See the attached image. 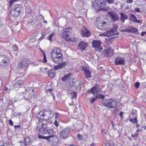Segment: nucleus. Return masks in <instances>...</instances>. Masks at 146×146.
<instances>
[{"label": "nucleus", "instance_id": "1", "mask_svg": "<svg viewBox=\"0 0 146 146\" xmlns=\"http://www.w3.org/2000/svg\"><path fill=\"white\" fill-rule=\"evenodd\" d=\"M54 112L51 110H42L38 113L36 117L38 121L37 125L47 124L48 120L52 118L53 116Z\"/></svg>", "mask_w": 146, "mask_h": 146}, {"label": "nucleus", "instance_id": "2", "mask_svg": "<svg viewBox=\"0 0 146 146\" xmlns=\"http://www.w3.org/2000/svg\"><path fill=\"white\" fill-rule=\"evenodd\" d=\"M51 57L53 61L57 64H59L63 60V56L60 49L54 48L51 52Z\"/></svg>", "mask_w": 146, "mask_h": 146}, {"label": "nucleus", "instance_id": "3", "mask_svg": "<svg viewBox=\"0 0 146 146\" xmlns=\"http://www.w3.org/2000/svg\"><path fill=\"white\" fill-rule=\"evenodd\" d=\"M47 124H43L42 125H37V128L39 132L43 134H48L50 135H52L54 134V131L53 129H47Z\"/></svg>", "mask_w": 146, "mask_h": 146}, {"label": "nucleus", "instance_id": "4", "mask_svg": "<svg viewBox=\"0 0 146 146\" xmlns=\"http://www.w3.org/2000/svg\"><path fill=\"white\" fill-rule=\"evenodd\" d=\"M102 103L104 106L111 108H115L117 104L116 100L112 98L104 100Z\"/></svg>", "mask_w": 146, "mask_h": 146}, {"label": "nucleus", "instance_id": "5", "mask_svg": "<svg viewBox=\"0 0 146 146\" xmlns=\"http://www.w3.org/2000/svg\"><path fill=\"white\" fill-rule=\"evenodd\" d=\"M71 30L72 29L70 28H66L62 33V37L64 38L66 41H68L71 39L70 35L71 34Z\"/></svg>", "mask_w": 146, "mask_h": 146}, {"label": "nucleus", "instance_id": "6", "mask_svg": "<svg viewBox=\"0 0 146 146\" xmlns=\"http://www.w3.org/2000/svg\"><path fill=\"white\" fill-rule=\"evenodd\" d=\"M70 131V129L68 127L65 128L61 130L60 133V138L64 139L68 137Z\"/></svg>", "mask_w": 146, "mask_h": 146}, {"label": "nucleus", "instance_id": "7", "mask_svg": "<svg viewBox=\"0 0 146 146\" xmlns=\"http://www.w3.org/2000/svg\"><path fill=\"white\" fill-rule=\"evenodd\" d=\"M29 61L25 59L24 61L21 62L19 64V70L22 69L23 71H25L26 68L28 66Z\"/></svg>", "mask_w": 146, "mask_h": 146}, {"label": "nucleus", "instance_id": "8", "mask_svg": "<svg viewBox=\"0 0 146 146\" xmlns=\"http://www.w3.org/2000/svg\"><path fill=\"white\" fill-rule=\"evenodd\" d=\"M81 34L83 37H88L90 35V32L87 28L83 26L81 30Z\"/></svg>", "mask_w": 146, "mask_h": 146}, {"label": "nucleus", "instance_id": "9", "mask_svg": "<svg viewBox=\"0 0 146 146\" xmlns=\"http://www.w3.org/2000/svg\"><path fill=\"white\" fill-rule=\"evenodd\" d=\"M102 54L104 56L106 57H111L113 54V50L109 48L108 49L105 50L103 52Z\"/></svg>", "mask_w": 146, "mask_h": 146}, {"label": "nucleus", "instance_id": "10", "mask_svg": "<svg viewBox=\"0 0 146 146\" xmlns=\"http://www.w3.org/2000/svg\"><path fill=\"white\" fill-rule=\"evenodd\" d=\"M117 25H114L113 29H111L110 31H106V33L108 34V36H111L117 35Z\"/></svg>", "mask_w": 146, "mask_h": 146}, {"label": "nucleus", "instance_id": "11", "mask_svg": "<svg viewBox=\"0 0 146 146\" xmlns=\"http://www.w3.org/2000/svg\"><path fill=\"white\" fill-rule=\"evenodd\" d=\"M115 64L116 65H123L125 63L124 59L121 57H118L115 60Z\"/></svg>", "mask_w": 146, "mask_h": 146}, {"label": "nucleus", "instance_id": "12", "mask_svg": "<svg viewBox=\"0 0 146 146\" xmlns=\"http://www.w3.org/2000/svg\"><path fill=\"white\" fill-rule=\"evenodd\" d=\"M106 24V23L104 21H103L100 18H97L95 22L96 25L98 27H103Z\"/></svg>", "mask_w": 146, "mask_h": 146}, {"label": "nucleus", "instance_id": "13", "mask_svg": "<svg viewBox=\"0 0 146 146\" xmlns=\"http://www.w3.org/2000/svg\"><path fill=\"white\" fill-rule=\"evenodd\" d=\"M100 90L99 85L98 84H96L94 87L92 88L90 92L93 94H94L97 93Z\"/></svg>", "mask_w": 146, "mask_h": 146}, {"label": "nucleus", "instance_id": "14", "mask_svg": "<svg viewBox=\"0 0 146 146\" xmlns=\"http://www.w3.org/2000/svg\"><path fill=\"white\" fill-rule=\"evenodd\" d=\"M88 46L87 42L84 41L80 42L78 44V47L82 51H84L85 50Z\"/></svg>", "mask_w": 146, "mask_h": 146}, {"label": "nucleus", "instance_id": "15", "mask_svg": "<svg viewBox=\"0 0 146 146\" xmlns=\"http://www.w3.org/2000/svg\"><path fill=\"white\" fill-rule=\"evenodd\" d=\"M108 13L111 16L113 22H116L118 20V15L112 11L109 12Z\"/></svg>", "mask_w": 146, "mask_h": 146}, {"label": "nucleus", "instance_id": "16", "mask_svg": "<svg viewBox=\"0 0 146 146\" xmlns=\"http://www.w3.org/2000/svg\"><path fill=\"white\" fill-rule=\"evenodd\" d=\"M82 70L84 71L85 74L86 76V78H91L90 72L89 71L88 69L86 67H83Z\"/></svg>", "mask_w": 146, "mask_h": 146}, {"label": "nucleus", "instance_id": "17", "mask_svg": "<svg viewBox=\"0 0 146 146\" xmlns=\"http://www.w3.org/2000/svg\"><path fill=\"white\" fill-rule=\"evenodd\" d=\"M18 5H15L14 9H12L11 11V15L13 17H17L18 16V11L16 10L18 8Z\"/></svg>", "mask_w": 146, "mask_h": 146}, {"label": "nucleus", "instance_id": "18", "mask_svg": "<svg viewBox=\"0 0 146 146\" xmlns=\"http://www.w3.org/2000/svg\"><path fill=\"white\" fill-rule=\"evenodd\" d=\"M92 47L95 48H99L101 44V41L99 40H94L92 42Z\"/></svg>", "mask_w": 146, "mask_h": 146}, {"label": "nucleus", "instance_id": "19", "mask_svg": "<svg viewBox=\"0 0 146 146\" xmlns=\"http://www.w3.org/2000/svg\"><path fill=\"white\" fill-rule=\"evenodd\" d=\"M120 14L121 15L120 20L122 22L124 23L125 20L128 19V17L126 14L123 13H121Z\"/></svg>", "mask_w": 146, "mask_h": 146}, {"label": "nucleus", "instance_id": "20", "mask_svg": "<svg viewBox=\"0 0 146 146\" xmlns=\"http://www.w3.org/2000/svg\"><path fill=\"white\" fill-rule=\"evenodd\" d=\"M48 74L49 77L53 78L55 76V72L54 70L51 69L48 71Z\"/></svg>", "mask_w": 146, "mask_h": 146}, {"label": "nucleus", "instance_id": "21", "mask_svg": "<svg viewBox=\"0 0 146 146\" xmlns=\"http://www.w3.org/2000/svg\"><path fill=\"white\" fill-rule=\"evenodd\" d=\"M130 19L132 21L135 23H139V21L137 19L136 17L133 14H131Z\"/></svg>", "mask_w": 146, "mask_h": 146}, {"label": "nucleus", "instance_id": "22", "mask_svg": "<svg viewBox=\"0 0 146 146\" xmlns=\"http://www.w3.org/2000/svg\"><path fill=\"white\" fill-rule=\"evenodd\" d=\"M80 82L79 80H76L75 82L72 81V83H71V85L72 86H75L76 87H77L79 86L80 84Z\"/></svg>", "mask_w": 146, "mask_h": 146}, {"label": "nucleus", "instance_id": "23", "mask_svg": "<svg viewBox=\"0 0 146 146\" xmlns=\"http://www.w3.org/2000/svg\"><path fill=\"white\" fill-rule=\"evenodd\" d=\"M80 82L79 80H76L75 82L72 81V83H71V85L72 86H75L76 87H77L79 86L80 84Z\"/></svg>", "mask_w": 146, "mask_h": 146}, {"label": "nucleus", "instance_id": "24", "mask_svg": "<svg viewBox=\"0 0 146 146\" xmlns=\"http://www.w3.org/2000/svg\"><path fill=\"white\" fill-rule=\"evenodd\" d=\"M101 7L100 5H98V3H96L95 2H94L92 5V8L93 9H97L100 8Z\"/></svg>", "mask_w": 146, "mask_h": 146}, {"label": "nucleus", "instance_id": "25", "mask_svg": "<svg viewBox=\"0 0 146 146\" xmlns=\"http://www.w3.org/2000/svg\"><path fill=\"white\" fill-rule=\"evenodd\" d=\"M31 142L30 138L29 137H27L24 139V144L25 145H29Z\"/></svg>", "mask_w": 146, "mask_h": 146}, {"label": "nucleus", "instance_id": "26", "mask_svg": "<svg viewBox=\"0 0 146 146\" xmlns=\"http://www.w3.org/2000/svg\"><path fill=\"white\" fill-rule=\"evenodd\" d=\"M55 118L56 120H60L61 117V115L58 112H56L55 113Z\"/></svg>", "mask_w": 146, "mask_h": 146}, {"label": "nucleus", "instance_id": "27", "mask_svg": "<svg viewBox=\"0 0 146 146\" xmlns=\"http://www.w3.org/2000/svg\"><path fill=\"white\" fill-rule=\"evenodd\" d=\"M54 34H55L54 33H51L50 35H49L47 36L48 39L50 41H52V38L53 36L54 35Z\"/></svg>", "mask_w": 146, "mask_h": 146}, {"label": "nucleus", "instance_id": "28", "mask_svg": "<svg viewBox=\"0 0 146 146\" xmlns=\"http://www.w3.org/2000/svg\"><path fill=\"white\" fill-rule=\"evenodd\" d=\"M67 64V62H63L60 63L59 65L60 66V67L61 68V69L63 67H64L66 64Z\"/></svg>", "mask_w": 146, "mask_h": 146}, {"label": "nucleus", "instance_id": "29", "mask_svg": "<svg viewBox=\"0 0 146 146\" xmlns=\"http://www.w3.org/2000/svg\"><path fill=\"white\" fill-rule=\"evenodd\" d=\"M70 74H68L67 75H65L64 77H63L61 79L62 81H65L70 76Z\"/></svg>", "mask_w": 146, "mask_h": 146}, {"label": "nucleus", "instance_id": "30", "mask_svg": "<svg viewBox=\"0 0 146 146\" xmlns=\"http://www.w3.org/2000/svg\"><path fill=\"white\" fill-rule=\"evenodd\" d=\"M42 53L43 54V62H47V59L46 57V54L44 52V51H42Z\"/></svg>", "mask_w": 146, "mask_h": 146}, {"label": "nucleus", "instance_id": "31", "mask_svg": "<svg viewBox=\"0 0 146 146\" xmlns=\"http://www.w3.org/2000/svg\"><path fill=\"white\" fill-rule=\"evenodd\" d=\"M95 97L97 99V98L104 99V97L103 95H102L100 94H98L96 95V97Z\"/></svg>", "mask_w": 146, "mask_h": 146}, {"label": "nucleus", "instance_id": "32", "mask_svg": "<svg viewBox=\"0 0 146 146\" xmlns=\"http://www.w3.org/2000/svg\"><path fill=\"white\" fill-rule=\"evenodd\" d=\"M129 121L133 123H137V118L136 117L133 119H130Z\"/></svg>", "mask_w": 146, "mask_h": 146}, {"label": "nucleus", "instance_id": "33", "mask_svg": "<svg viewBox=\"0 0 146 146\" xmlns=\"http://www.w3.org/2000/svg\"><path fill=\"white\" fill-rule=\"evenodd\" d=\"M18 0H10L9 1L10 3L9 7H11V5L16 1H17Z\"/></svg>", "mask_w": 146, "mask_h": 146}, {"label": "nucleus", "instance_id": "34", "mask_svg": "<svg viewBox=\"0 0 146 146\" xmlns=\"http://www.w3.org/2000/svg\"><path fill=\"white\" fill-rule=\"evenodd\" d=\"M72 99L74 98L77 97V93L76 92H74L71 93Z\"/></svg>", "mask_w": 146, "mask_h": 146}, {"label": "nucleus", "instance_id": "35", "mask_svg": "<svg viewBox=\"0 0 146 146\" xmlns=\"http://www.w3.org/2000/svg\"><path fill=\"white\" fill-rule=\"evenodd\" d=\"M131 33H136L137 32V29L133 27H131L130 28Z\"/></svg>", "mask_w": 146, "mask_h": 146}, {"label": "nucleus", "instance_id": "36", "mask_svg": "<svg viewBox=\"0 0 146 146\" xmlns=\"http://www.w3.org/2000/svg\"><path fill=\"white\" fill-rule=\"evenodd\" d=\"M13 87L15 88L17 86H18V81L17 82H13Z\"/></svg>", "mask_w": 146, "mask_h": 146}, {"label": "nucleus", "instance_id": "37", "mask_svg": "<svg viewBox=\"0 0 146 146\" xmlns=\"http://www.w3.org/2000/svg\"><path fill=\"white\" fill-rule=\"evenodd\" d=\"M61 69V68L60 67L59 65H58L57 66H54V70H58Z\"/></svg>", "mask_w": 146, "mask_h": 146}, {"label": "nucleus", "instance_id": "38", "mask_svg": "<svg viewBox=\"0 0 146 146\" xmlns=\"http://www.w3.org/2000/svg\"><path fill=\"white\" fill-rule=\"evenodd\" d=\"M38 137L40 139H47V138H48L49 137H44L42 136L41 135H38Z\"/></svg>", "mask_w": 146, "mask_h": 146}, {"label": "nucleus", "instance_id": "39", "mask_svg": "<svg viewBox=\"0 0 146 146\" xmlns=\"http://www.w3.org/2000/svg\"><path fill=\"white\" fill-rule=\"evenodd\" d=\"M97 99L96 97L92 98L91 100H90V102L92 104Z\"/></svg>", "mask_w": 146, "mask_h": 146}, {"label": "nucleus", "instance_id": "40", "mask_svg": "<svg viewBox=\"0 0 146 146\" xmlns=\"http://www.w3.org/2000/svg\"><path fill=\"white\" fill-rule=\"evenodd\" d=\"M140 85L139 83L138 82H136L135 84V86L137 88H139Z\"/></svg>", "mask_w": 146, "mask_h": 146}, {"label": "nucleus", "instance_id": "41", "mask_svg": "<svg viewBox=\"0 0 146 146\" xmlns=\"http://www.w3.org/2000/svg\"><path fill=\"white\" fill-rule=\"evenodd\" d=\"M107 2L109 4L113 3L114 2V0H106Z\"/></svg>", "mask_w": 146, "mask_h": 146}, {"label": "nucleus", "instance_id": "42", "mask_svg": "<svg viewBox=\"0 0 146 146\" xmlns=\"http://www.w3.org/2000/svg\"><path fill=\"white\" fill-rule=\"evenodd\" d=\"M100 4L101 6H105L106 5V3L105 1H103V2H101Z\"/></svg>", "mask_w": 146, "mask_h": 146}, {"label": "nucleus", "instance_id": "43", "mask_svg": "<svg viewBox=\"0 0 146 146\" xmlns=\"http://www.w3.org/2000/svg\"><path fill=\"white\" fill-rule=\"evenodd\" d=\"M57 120H56L54 121V124L57 127L58 126L59 124Z\"/></svg>", "mask_w": 146, "mask_h": 146}, {"label": "nucleus", "instance_id": "44", "mask_svg": "<svg viewBox=\"0 0 146 146\" xmlns=\"http://www.w3.org/2000/svg\"><path fill=\"white\" fill-rule=\"evenodd\" d=\"M56 143L55 144L53 142H52V144L53 145H58V139H56Z\"/></svg>", "mask_w": 146, "mask_h": 146}, {"label": "nucleus", "instance_id": "45", "mask_svg": "<svg viewBox=\"0 0 146 146\" xmlns=\"http://www.w3.org/2000/svg\"><path fill=\"white\" fill-rule=\"evenodd\" d=\"M77 137L78 139H82V137L81 135L79 134H78L77 135Z\"/></svg>", "mask_w": 146, "mask_h": 146}, {"label": "nucleus", "instance_id": "46", "mask_svg": "<svg viewBox=\"0 0 146 146\" xmlns=\"http://www.w3.org/2000/svg\"><path fill=\"white\" fill-rule=\"evenodd\" d=\"M135 12L137 13H139L140 12V11L139 8H137L135 9Z\"/></svg>", "mask_w": 146, "mask_h": 146}, {"label": "nucleus", "instance_id": "47", "mask_svg": "<svg viewBox=\"0 0 146 146\" xmlns=\"http://www.w3.org/2000/svg\"><path fill=\"white\" fill-rule=\"evenodd\" d=\"M9 124L10 125H12V126L13 125V122L12 121V120L11 119H9Z\"/></svg>", "mask_w": 146, "mask_h": 146}, {"label": "nucleus", "instance_id": "48", "mask_svg": "<svg viewBox=\"0 0 146 146\" xmlns=\"http://www.w3.org/2000/svg\"><path fill=\"white\" fill-rule=\"evenodd\" d=\"M101 131L103 135H106V133L104 131V130L103 129H102Z\"/></svg>", "mask_w": 146, "mask_h": 146}, {"label": "nucleus", "instance_id": "49", "mask_svg": "<svg viewBox=\"0 0 146 146\" xmlns=\"http://www.w3.org/2000/svg\"><path fill=\"white\" fill-rule=\"evenodd\" d=\"M133 0H127L126 1V3H131L132 2Z\"/></svg>", "mask_w": 146, "mask_h": 146}, {"label": "nucleus", "instance_id": "50", "mask_svg": "<svg viewBox=\"0 0 146 146\" xmlns=\"http://www.w3.org/2000/svg\"><path fill=\"white\" fill-rule=\"evenodd\" d=\"M102 36H108V34L106 33H106H103L102 34Z\"/></svg>", "mask_w": 146, "mask_h": 146}, {"label": "nucleus", "instance_id": "51", "mask_svg": "<svg viewBox=\"0 0 146 146\" xmlns=\"http://www.w3.org/2000/svg\"><path fill=\"white\" fill-rule=\"evenodd\" d=\"M146 34V31L145 32H142L141 34V35L142 36H144Z\"/></svg>", "mask_w": 146, "mask_h": 146}, {"label": "nucleus", "instance_id": "52", "mask_svg": "<svg viewBox=\"0 0 146 146\" xmlns=\"http://www.w3.org/2000/svg\"><path fill=\"white\" fill-rule=\"evenodd\" d=\"M23 80L19 81V86L20 85H22L23 84Z\"/></svg>", "mask_w": 146, "mask_h": 146}, {"label": "nucleus", "instance_id": "53", "mask_svg": "<svg viewBox=\"0 0 146 146\" xmlns=\"http://www.w3.org/2000/svg\"><path fill=\"white\" fill-rule=\"evenodd\" d=\"M109 9V8L108 7L106 9H102V10H103L104 11H107Z\"/></svg>", "mask_w": 146, "mask_h": 146}, {"label": "nucleus", "instance_id": "54", "mask_svg": "<svg viewBox=\"0 0 146 146\" xmlns=\"http://www.w3.org/2000/svg\"><path fill=\"white\" fill-rule=\"evenodd\" d=\"M138 135V134L137 133H136L135 134H132V136L133 137H135L136 136H137Z\"/></svg>", "mask_w": 146, "mask_h": 146}, {"label": "nucleus", "instance_id": "55", "mask_svg": "<svg viewBox=\"0 0 146 146\" xmlns=\"http://www.w3.org/2000/svg\"><path fill=\"white\" fill-rule=\"evenodd\" d=\"M126 31L128 32V33H131L130 28L129 29H127L126 30Z\"/></svg>", "mask_w": 146, "mask_h": 146}, {"label": "nucleus", "instance_id": "56", "mask_svg": "<svg viewBox=\"0 0 146 146\" xmlns=\"http://www.w3.org/2000/svg\"><path fill=\"white\" fill-rule=\"evenodd\" d=\"M7 87H5L3 88V92H4L5 91H6L7 90Z\"/></svg>", "mask_w": 146, "mask_h": 146}, {"label": "nucleus", "instance_id": "57", "mask_svg": "<svg viewBox=\"0 0 146 146\" xmlns=\"http://www.w3.org/2000/svg\"><path fill=\"white\" fill-rule=\"evenodd\" d=\"M3 63L4 64H6V63H7V61L6 60H3Z\"/></svg>", "mask_w": 146, "mask_h": 146}, {"label": "nucleus", "instance_id": "58", "mask_svg": "<svg viewBox=\"0 0 146 146\" xmlns=\"http://www.w3.org/2000/svg\"><path fill=\"white\" fill-rule=\"evenodd\" d=\"M111 123H112V127L114 128V124H113V121H111Z\"/></svg>", "mask_w": 146, "mask_h": 146}, {"label": "nucleus", "instance_id": "59", "mask_svg": "<svg viewBox=\"0 0 146 146\" xmlns=\"http://www.w3.org/2000/svg\"><path fill=\"white\" fill-rule=\"evenodd\" d=\"M14 127L15 128H16L17 127L18 128V125H15Z\"/></svg>", "mask_w": 146, "mask_h": 146}, {"label": "nucleus", "instance_id": "60", "mask_svg": "<svg viewBox=\"0 0 146 146\" xmlns=\"http://www.w3.org/2000/svg\"><path fill=\"white\" fill-rule=\"evenodd\" d=\"M139 126V125L138 124H137L136 125V127H138Z\"/></svg>", "mask_w": 146, "mask_h": 146}, {"label": "nucleus", "instance_id": "61", "mask_svg": "<svg viewBox=\"0 0 146 146\" xmlns=\"http://www.w3.org/2000/svg\"><path fill=\"white\" fill-rule=\"evenodd\" d=\"M120 116L121 117L122 116V112H121L120 113Z\"/></svg>", "mask_w": 146, "mask_h": 146}, {"label": "nucleus", "instance_id": "62", "mask_svg": "<svg viewBox=\"0 0 146 146\" xmlns=\"http://www.w3.org/2000/svg\"><path fill=\"white\" fill-rule=\"evenodd\" d=\"M69 105H70V106H71V105H73V102H72V103H69Z\"/></svg>", "mask_w": 146, "mask_h": 146}, {"label": "nucleus", "instance_id": "63", "mask_svg": "<svg viewBox=\"0 0 146 146\" xmlns=\"http://www.w3.org/2000/svg\"><path fill=\"white\" fill-rule=\"evenodd\" d=\"M143 127L144 129H146V126H144Z\"/></svg>", "mask_w": 146, "mask_h": 146}, {"label": "nucleus", "instance_id": "64", "mask_svg": "<svg viewBox=\"0 0 146 146\" xmlns=\"http://www.w3.org/2000/svg\"><path fill=\"white\" fill-rule=\"evenodd\" d=\"M48 90H49L50 91V92L51 91H52V89L51 88L49 89Z\"/></svg>", "mask_w": 146, "mask_h": 146}]
</instances>
